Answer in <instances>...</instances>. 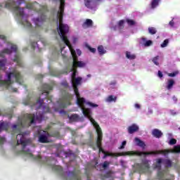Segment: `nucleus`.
<instances>
[{"instance_id":"f257e3e1","label":"nucleus","mask_w":180,"mask_h":180,"mask_svg":"<svg viewBox=\"0 0 180 180\" xmlns=\"http://www.w3.org/2000/svg\"><path fill=\"white\" fill-rule=\"evenodd\" d=\"M60 4L56 13V20L58 26V33L65 44L68 46L73 58L72 64L70 68V72H72L71 82L75 95L76 96L77 103L82 109L84 116L90 120L91 123L96 129L97 136H102V129H101V127H99V124H98V123L95 122V120L93 119L92 112L89 108H88V106H90L91 108H98V105L85 101V98L81 97L79 92H78V89L77 88V86L81 84V80L82 79L81 77H75V74H77V70L75 68H77V67L82 68V67L86 65V63L82 61L77 60V56H81L82 54L81 50L77 49L75 51L74 49H72V46L71 45L70 40H68V38H67V36L65 35L67 33H68L70 27H68L67 24L63 23V14L64 13L65 1L64 0H60Z\"/></svg>"},{"instance_id":"f03ea898","label":"nucleus","mask_w":180,"mask_h":180,"mask_svg":"<svg viewBox=\"0 0 180 180\" xmlns=\"http://www.w3.org/2000/svg\"><path fill=\"white\" fill-rule=\"evenodd\" d=\"M0 46L6 47L4 50L0 51V57H5L6 54H11V53H16L18 46L16 45L10 43L6 41V38L4 35H0ZM6 66V59L0 60V70H5ZM22 84V76L18 70L11 69L9 72H6V79L2 80V77L0 76V86H6L7 89L12 92H18V89L15 86V83Z\"/></svg>"},{"instance_id":"7ed1b4c3","label":"nucleus","mask_w":180,"mask_h":180,"mask_svg":"<svg viewBox=\"0 0 180 180\" xmlns=\"http://www.w3.org/2000/svg\"><path fill=\"white\" fill-rule=\"evenodd\" d=\"M53 86L49 84H44L41 89V95H44L47 98L39 99L36 103H32V99L30 97H27L22 101L23 105H30V106H34L37 109L39 110H44L46 112H51V108L53 109L54 112H59V113H63V109L67 108L68 105H71L70 103L72 96L68 93H65L63 98L59 99L56 105L51 103V98L49 96V91H51Z\"/></svg>"},{"instance_id":"20e7f679","label":"nucleus","mask_w":180,"mask_h":180,"mask_svg":"<svg viewBox=\"0 0 180 180\" xmlns=\"http://www.w3.org/2000/svg\"><path fill=\"white\" fill-rule=\"evenodd\" d=\"M36 120L40 122V120H43V114H26L22 120H19V122L17 124H14L12 127V130L13 133H19L16 136L17 144H21L22 146V153L26 157H29L30 158H32V160H37L39 162L43 161L41 156L37 155L36 157L33 156V153H32L29 149L26 148V146L32 143V140L27 139V134L29 132H23L22 131V129L23 127H29L31 124H33Z\"/></svg>"},{"instance_id":"39448f33","label":"nucleus","mask_w":180,"mask_h":180,"mask_svg":"<svg viewBox=\"0 0 180 180\" xmlns=\"http://www.w3.org/2000/svg\"><path fill=\"white\" fill-rule=\"evenodd\" d=\"M22 2H23V0H19L18 1L14 2L11 6L9 4H6V8L11 7L17 16V20L22 23L25 27H30L32 24L27 21V15L23 13V8L19 7V5H20Z\"/></svg>"},{"instance_id":"423d86ee","label":"nucleus","mask_w":180,"mask_h":180,"mask_svg":"<svg viewBox=\"0 0 180 180\" xmlns=\"http://www.w3.org/2000/svg\"><path fill=\"white\" fill-rule=\"evenodd\" d=\"M27 8L28 9H35V10H37V8H41V18H34L33 20L36 26H41L44 20H46V16L44 15V14H43V11H46V7L41 6L37 3H34V4H28L27 5Z\"/></svg>"},{"instance_id":"0eeeda50","label":"nucleus","mask_w":180,"mask_h":180,"mask_svg":"<svg viewBox=\"0 0 180 180\" xmlns=\"http://www.w3.org/2000/svg\"><path fill=\"white\" fill-rule=\"evenodd\" d=\"M34 130H37L39 137V143H49V134L48 132L40 129V127H37L34 128Z\"/></svg>"},{"instance_id":"6e6552de","label":"nucleus","mask_w":180,"mask_h":180,"mask_svg":"<svg viewBox=\"0 0 180 180\" xmlns=\"http://www.w3.org/2000/svg\"><path fill=\"white\" fill-rule=\"evenodd\" d=\"M84 2L86 8H89V9H95L102 2V0H85Z\"/></svg>"},{"instance_id":"1a4fd4ad","label":"nucleus","mask_w":180,"mask_h":180,"mask_svg":"<svg viewBox=\"0 0 180 180\" xmlns=\"http://www.w3.org/2000/svg\"><path fill=\"white\" fill-rule=\"evenodd\" d=\"M162 162L165 164L166 167H171V165L172 164L171 160H169L168 159H167L165 160H162V159H158L157 160H155L154 168H156L157 169L160 170L161 168Z\"/></svg>"},{"instance_id":"9d476101","label":"nucleus","mask_w":180,"mask_h":180,"mask_svg":"<svg viewBox=\"0 0 180 180\" xmlns=\"http://www.w3.org/2000/svg\"><path fill=\"white\" fill-rule=\"evenodd\" d=\"M70 122H83L84 117H79L77 114H72L71 116L68 117Z\"/></svg>"},{"instance_id":"9b49d317","label":"nucleus","mask_w":180,"mask_h":180,"mask_svg":"<svg viewBox=\"0 0 180 180\" xmlns=\"http://www.w3.org/2000/svg\"><path fill=\"white\" fill-rule=\"evenodd\" d=\"M167 175H168L167 171L159 170L158 172V176L160 180H168L167 179Z\"/></svg>"},{"instance_id":"f8f14e48","label":"nucleus","mask_w":180,"mask_h":180,"mask_svg":"<svg viewBox=\"0 0 180 180\" xmlns=\"http://www.w3.org/2000/svg\"><path fill=\"white\" fill-rule=\"evenodd\" d=\"M139 130V126L136 124H134L128 127V133L129 134H133V133H136Z\"/></svg>"},{"instance_id":"ddd939ff","label":"nucleus","mask_w":180,"mask_h":180,"mask_svg":"<svg viewBox=\"0 0 180 180\" xmlns=\"http://www.w3.org/2000/svg\"><path fill=\"white\" fill-rule=\"evenodd\" d=\"M152 134L156 139H160L162 136V132L160 129H155L152 131Z\"/></svg>"},{"instance_id":"4468645a","label":"nucleus","mask_w":180,"mask_h":180,"mask_svg":"<svg viewBox=\"0 0 180 180\" xmlns=\"http://www.w3.org/2000/svg\"><path fill=\"white\" fill-rule=\"evenodd\" d=\"M148 168H150L148 160H143L142 162V166L141 167V169L145 170L146 172H148Z\"/></svg>"},{"instance_id":"2eb2a0df","label":"nucleus","mask_w":180,"mask_h":180,"mask_svg":"<svg viewBox=\"0 0 180 180\" xmlns=\"http://www.w3.org/2000/svg\"><path fill=\"white\" fill-rule=\"evenodd\" d=\"M174 85H175V80L173 79H169L167 82L166 88L169 91V89H172Z\"/></svg>"},{"instance_id":"dca6fc26","label":"nucleus","mask_w":180,"mask_h":180,"mask_svg":"<svg viewBox=\"0 0 180 180\" xmlns=\"http://www.w3.org/2000/svg\"><path fill=\"white\" fill-rule=\"evenodd\" d=\"M93 22L91 19H86L83 23L82 26L84 29H88V27H92Z\"/></svg>"},{"instance_id":"f3484780","label":"nucleus","mask_w":180,"mask_h":180,"mask_svg":"<svg viewBox=\"0 0 180 180\" xmlns=\"http://www.w3.org/2000/svg\"><path fill=\"white\" fill-rule=\"evenodd\" d=\"M116 101H117V97L113 95L108 96L105 98V102H107V103H112V102L115 103Z\"/></svg>"},{"instance_id":"a211bd4d","label":"nucleus","mask_w":180,"mask_h":180,"mask_svg":"<svg viewBox=\"0 0 180 180\" xmlns=\"http://www.w3.org/2000/svg\"><path fill=\"white\" fill-rule=\"evenodd\" d=\"M134 143L136 146H139V147H141L142 148H144V147H146V143H144V142H143L139 138L134 139Z\"/></svg>"},{"instance_id":"6ab92c4d","label":"nucleus","mask_w":180,"mask_h":180,"mask_svg":"<svg viewBox=\"0 0 180 180\" xmlns=\"http://www.w3.org/2000/svg\"><path fill=\"white\" fill-rule=\"evenodd\" d=\"M97 50L100 56H103V54H106V49L102 45L98 46Z\"/></svg>"},{"instance_id":"aec40b11","label":"nucleus","mask_w":180,"mask_h":180,"mask_svg":"<svg viewBox=\"0 0 180 180\" xmlns=\"http://www.w3.org/2000/svg\"><path fill=\"white\" fill-rule=\"evenodd\" d=\"M13 60L15 61V63H16L20 67L22 66V61L20 60V57L19 56V54L16 53Z\"/></svg>"},{"instance_id":"412c9836","label":"nucleus","mask_w":180,"mask_h":180,"mask_svg":"<svg viewBox=\"0 0 180 180\" xmlns=\"http://www.w3.org/2000/svg\"><path fill=\"white\" fill-rule=\"evenodd\" d=\"M8 127L9 124L8 122H3L0 124V131H1V130H8Z\"/></svg>"},{"instance_id":"4be33fe9","label":"nucleus","mask_w":180,"mask_h":180,"mask_svg":"<svg viewBox=\"0 0 180 180\" xmlns=\"http://www.w3.org/2000/svg\"><path fill=\"white\" fill-rule=\"evenodd\" d=\"M126 57L129 60H135L136 55L134 53H131V52H127L126 53Z\"/></svg>"},{"instance_id":"5701e85b","label":"nucleus","mask_w":180,"mask_h":180,"mask_svg":"<svg viewBox=\"0 0 180 180\" xmlns=\"http://www.w3.org/2000/svg\"><path fill=\"white\" fill-rule=\"evenodd\" d=\"M160 3V0H152L151 2V8L154 9L158 6V4Z\"/></svg>"},{"instance_id":"b1692460","label":"nucleus","mask_w":180,"mask_h":180,"mask_svg":"<svg viewBox=\"0 0 180 180\" xmlns=\"http://www.w3.org/2000/svg\"><path fill=\"white\" fill-rule=\"evenodd\" d=\"M148 32L150 34H155V33H157V30L154 27H149L148 28Z\"/></svg>"},{"instance_id":"393cba45","label":"nucleus","mask_w":180,"mask_h":180,"mask_svg":"<svg viewBox=\"0 0 180 180\" xmlns=\"http://www.w3.org/2000/svg\"><path fill=\"white\" fill-rule=\"evenodd\" d=\"M169 43V41L168 39H165L163 41V43L160 45V47H162V49H164V47H167Z\"/></svg>"},{"instance_id":"a878e982","label":"nucleus","mask_w":180,"mask_h":180,"mask_svg":"<svg viewBox=\"0 0 180 180\" xmlns=\"http://www.w3.org/2000/svg\"><path fill=\"white\" fill-rule=\"evenodd\" d=\"M52 168L55 171H62L63 170V168L61 167V166H58V165H53V166H52Z\"/></svg>"},{"instance_id":"bb28decb","label":"nucleus","mask_w":180,"mask_h":180,"mask_svg":"<svg viewBox=\"0 0 180 180\" xmlns=\"http://www.w3.org/2000/svg\"><path fill=\"white\" fill-rule=\"evenodd\" d=\"M108 178H112V172H110L106 174L105 176L103 178V180H108Z\"/></svg>"},{"instance_id":"cd10ccee","label":"nucleus","mask_w":180,"mask_h":180,"mask_svg":"<svg viewBox=\"0 0 180 180\" xmlns=\"http://www.w3.org/2000/svg\"><path fill=\"white\" fill-rule=\"evenodd\" d=\"M148 41V40H147V39H146L145 37H142V38H141L140 43L143 46H145L146 43H147Z\"/></svg>"},{"instance_id":"c85d7f7f","label":"nucleus","mask_w":180,"mask_h":180,"mask_svg":"<svg viewBox=\"0 0 180 180\" xmlns=\"http://www.w3.org/2000/svg\"><path fill=\"white\" fill-rule=\"evenodd\" d=\"M148 41V40H147V39H146L145 37H142V38H141L140 43L143 46H145L146 43H147Z\"/></svg>"},{"instance_id":"c756f323","label":"nucleus","mask_w":180,"mask_h":180,"mask_svg":"<svg viewBox=\"0 0 180 180\" xmlns=\"http://www.w3.org/2000/svg\"><path fill=\"white\" fill-rule=\"evenodd\" d=\"M158 58H160V56H155V58H153L152 61L155 64V65H158Z\"/></svg>"},{"instance_id":"7c9ffc66","label":"nucleus","mask_w":180,"mask_h":180,"mask_svg":"<svg viewBox=\"0 0 180 180\" xmlns=\"http://www.w3.org/2000/svg\"><path fill=\"white\" fill-rule=\"evenodd\" d=\"M169 144L170 146H174V144H176V139H170V140L169 141Z\"/></svg>"},{"instance_id":"2f4dec72","label":"nucleus","mask_w":180,"mask_h":180,"mask_svg":"<svg viewBox=\"0 0 180 180\" xmlns=\"http://www.w3.org/2000/svg\"><path fill=\"white\" fill-rule=\"evenodd\" d=\"M153 44V41L151 40H148L146 41L145 45H143L145 47H150Z\"/></svg>"},{"instance_id":"473e14b6","label":"nucleus","mask_w":180,"mask_h":180,"mask_svg":"<svg viewBox=\"0 0 180 180\" xmlns=\"http://www.w3.org/2000/svg\"><path fill=\"white\" fill-rule=\"evenodd\" d=\"M123 25H124V20H121L119 22H118V27L120 29H122L123 28Z\"/></svg>"},{"instance_id":"72a5a7b5","label":"nucleus","mask_w":180,"mask_h":180,"mask_svg":"<svg viewBox=\"0 0 180 180\" xmlns=\"http://www.w3.org/2000/svg\"><path fill=\"white\" fill-rule=\"evenodd\" d=\"M127 22L129 26H133L134 25H136V22L133 20H127Z\"/></svg>"},{"instance_id":"f704fd0d","label":"nucleus","mask_w":180,"mask_h":180,"mask_svg":"<svg viewBox=\"0 0 180 180\" xmlns=\"http://www.w3.org/2000/svg\"><path fill=\"white\" fill-rule=\"evenodd\" d=\"M178 74H179L178 71L174 72L172 73H168V77H176Z\"/></svg>"},{"instance_id":"c9c22d12","label":"nucleus","mask_w":180,"mask_h":180,"mask_svg":"<svg viewBox=\"0 0 180 180\" xmlns=\"http://www.w3.org/2000/svg\"><path fill=\"white\" fill-rule=\"evenodd\" d=\"M77 41H78V38L77 37H73L72 38V43H73V44H75V43H77Z\"/></svg>"},{"instance_id":"e433bc0d","label":"nucleus","mask_w":180,"mask_h":180,"mask_svg":"<svg viewBox=\"0 0 180 180\" xmlns=\"http://www.w3.org/2000/svg\"><path fill=\"white\" fill-rule=\"evenodd\" d=\"M127 141H124L122 143V146L120 147V150H123V148H124V146H126L127 144Z\"/></svg>"},{"instance_id":"4c0bfd02","label":"nucleus","mask_w":180,"mask_h":180,"mask_svg":"<svg viewBox=\"0 0 180 180\" xmlns=\"http://www.w3.org/2000/svg\"><path fill=\"white\" fill-rule=\"evenodd\" d=\"M88 49L91 51V53H95L96 51V49L95 48H91V46H88Z\"/></svg>"},{"instance_id":"58836bf2","label":"nucleus","mask_w":180,"mask_h":180,"mask_svg":"<svg viewBox=\"0 0 180 180\" xmlns=\"http://www.w3.org/2000/svg\"><path fill=\"white\" fill-rule=\"evenodd\" d=\"M108 167H109V162H105L103 164V168H108Z\"/></svg>"},{"instance_id":"ea45409f","label":"nucleus","mask_w":180,"mask_h":180,"mask_svg":"<svg viewBox=\"0 0 180 180\" xmlns=\"http://www.w3.org/2000/svg\"><path fill=\"white\" fill-rule=\"evenodd\" d=\"M73 178H74V180H79V176L75 174H73Z\"/></svg>"},{"instance_id":"a19ab883","label":"nucleus","mask_w":180,"mask_h":180,"mask_svg":"<svg viewBox=\"0 0 180 180\" xmlns=\"http://www.w3.org/2000/svg\"><path fill=\"white\" fill-rule=\"evenodd\" d=\"M134 108H136V109H140L141 108V105H140V104L139 103H135Z\"/></svg>"},{"instance_id":"79ce46f5","label":"nucleus","mask_w":180,"mask_h":180,"mask_svg":"<svg viewBox=\"0 0 180 180\" xmlns=\"http://www.w3.org/2000/svg\"><path fill=\"white\" fill-rule=\"evenodd\" d=\"M5 143V138L0 137V144H4Z\"/></svg>"},{"instance_id":"37998d69","label":"nucleus","mask_w":180,"mask_h":180,"mask_svg":"<svg viewBox=\"0 0 180 180\" xmlns=\"http://www.w3.org/2000/svg\"><path fill=\"white\" fill-rule=\"evenodd\" d=\"M159 78H162V72L161 71H158V74Z\"/></svg>"},{"instance_id":"c03bdc74","label":"nucleus","mask_w":180,"mask_h":180,"mask_svg":"<svg viewBox=\"0 0 180 180\" xmlns=\"http://www.w3.org/2000/svg\"><path fill=\"white\" fill-rule=\"evenodd\" d=\"M169 26H171L172 27H174V20H172L169 22Z\"/></svg>"},{"instance_id":"a18cd8bd","label":"nucleus","mask_w":180,"mask_h":180,"mask_svg":"<svg viewBox=\"0 0 180 180\" xmlns=\"http://www.w3.org/2000/svg\"><path fill=\"white\" fill-rule=\"evenodd\" d=\"M170 113L171 115H172L173 116H175V115H176V112L174 111V110H170Z\"/></svg>"},{"instance_id":"49530a36","label":"nucleus","mask_w":180,"mask_h":180,"mask_svg":"<svg viewBox=\"0 0 180 180\" xmlns=\"http://www.w3.org/2000/svg\"><path fill=\"white\" fill-rule=\"evenodd\" d=\"M167 139H169V140H170L171 139H172V134H167Z\"/></svg>"},{"instance_id":"de8ad7c7","label":"nucleus","mask_w":180,"mask_h":180,"mask_svg":"<svg viewBox=\"0 0 180 180\" xmlns=\"http://www.w3.org/2000/svg\"><path fill=\"white\" fill-rule=\"evenodd\" d=\"M63 48H61V49H60V53H61V54H63Z\"/></svg>"},{"instance_id":"09e8293b","label":"nucleus","mask_w":180,"mask_h":180,"mask_svg":"<svg viewBox=\"0 0 180 180\" xmlns=\"http://www.w3.org/2000/svg\"><path fill=\"white\" fill-rule=\"evenodd\" d=\"M174 101H176V97H173Z\"/></svg>"},{"instance_id":"8fccbe9b","label":"nucleus","mask_w":180,"mask_h":180,"mask_svg":"<svg viewBox=\"0 0 180 180\" xmlns=\"http://www.w3.org/2000/svg\"><path fill=\"white\" fill-rule=\"evenodd\" d=\"M63 85H65V86H67V84H66V83H65Z\"/></svg>"},{"instance_id":"3c124183","label":"nucleus","mask_w":180,"mask_h":180,"mask_svg":"<svg viewBox=\"0 0 180 180\" xmlns=\"http://www.w3.org/2000/svg\"><path fill=\"white\" fill-rule=\"evenodd\" d=\"M149 112H150V113H153V111H152V110H150Z\"/></svg>"},{"instance_id":"603ef678","label":"nucleus","mask_w":180,"mask_h":180,"mask_svg":"<svg viewBox=\"0 0 180 180\" xmlns=\"http://www.w3.org/2000/svg\"><path fill=\"white\" fill-rule=\"evenodd\" d=\"M91 167H96L95 165H91Z\"/></svg>"},{"instance_id":"864d4df0","label":"nucleus","mask_w":180,"mask_h":180,"mask_svg":"<svg viewBox=\"0 0 180 180\" xmlns=\"http://www.w3.org/2000/svg\"><path fill=\"white\" fill-rule=\"evenodd\" d=\"M87 77H91V75H88Z\"/></svg>"},{"instance_id":"5fc2aeb1","label":"nucleus","mask_w":180,"mask_h":180,"mask_svg":"<svg viewBox=\"0 0 180 180\" xmlns=\"http://www.w3.org/2000/svg\"><path fill=\"white\" fill-rule=\"evenodd\" d=\"M114 30H116V27H115Z\"/></svg>"},{"instance_id":"6e6d98bb","label":"nucleus","mask_w":180,"mask_h":180,"mask_svg":"<svg viewBox=\"0 0 180 180\" xmlns=\"http://www.w3.org/2000/svg\"><path fill=\"white\" fill-rule=\"evenodd\" d=\"M33 46V47H36L34 45H32Z\"/></svg>"},{"instance_id":"4d7b16f0","label":"nucleus","mask_w":180,"mask_h":180,"mask_svg":"<svg viewBox=\"0 0 180 180\" xmlns=\"http://www.w3.org/2000/svg\"><path fill=\"white\" fill-rule=\"evenodd\" d=\"M51 75H54V74H51Z\"/></svg>"}]
</instances>
